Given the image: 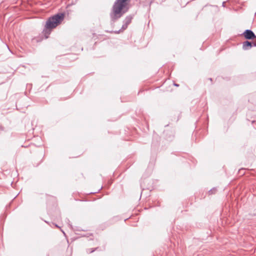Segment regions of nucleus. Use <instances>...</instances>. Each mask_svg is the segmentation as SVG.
I'll list each match as a JSON object with an SVG mask.
<instances>
[{"mask_svg": "<svg viewBox=\"0 0 256 256\" xmlns=\"http://www.w3.org/2000/svg\"><path fill=\"white\" fill-rule=\"evenodd\" d=\"M174 85L176 86H178V84H174Z\"/></svg>", "mask_w": 256, "mask_h": 256, "instance_id": "9d476101", "label": "nucleus"}, {"mask_svg": "<svg viewBox=\"0 0 256 256\" xmlns=\"http://www.w3.org/2000/svg\"><path fill=\"white\" fill-rule=\"evenodd\" d=\"M216 191V188H213L212 189H211L210 190H209L208 192L210 194H214Z\"/></svg>", "mask_w": 256, "mask_h": 256, "instance_id": "423d86ee", "label": "nucleus"}, {"mask_svg": "<svg viewBox=\"0 0 256 256\" xmlns=\"http://www.w3.org/2000/svg\"><path fill=\"white\" fill-rule=\"evenodd\" d=\"M243 35L244 37L247 40H252L256 38L254 32L250 30H246L244 32Z\"/></svg>", "mask_w": 256, "mask_h": 256, "instance_id": "20e7f679", "label": "nucleus"}, {"mask_svg": "<svg viewBox=\"0 0 256 256\" xmlns=\"http://www.w3.org/2000/svg\"><path fill=\"white\" fill-rule=\"evenodd\" d=\"M128 0H116L112 6V11L110 14L111 21L114 22L122 16L126 10H124Z\"/></svg>", "mask_w": 256, "mask_h": 256, "instance_id": "f257e3e1", "label": "nucleus"}, {"mask_svg": "<svg viewBox=\"0 0 256 256\" xmlns=\"http://www.w3.org/2000/svg\"><path fill=\"white\" fill-rule=\"evenodd\" d=\"M225 4H226V2H224L222 4V6L223 7H225Z\"/></svg>", "mask_w": 256, "mask_h": 256, "instance_id": "1a4fd4ad", "label": "nucleus"}, {"mask_svg": "<svg viewBox=\"0 0 256 256\" xmlns=\"http://www.w3.org/2000/svg\"><path fill=\"white\" fill-rule=\"evenodd\" d=\"M64 14L63 13H58L48 18L44 32L45 34H50L51 29L56 28L64 20Z\"/></svg>", "mask_w": 256, "mask_h": 256, "instance_id": "f03ea898", "label": "nucleus"}, {"mask_svg": "<svg viewBox=\"0 0 256 256\" xmlns=\"http://www.w3.org/2000/svg\"><path fill=\"white\" fill-rule=\"evenodd\" d=\"M55 226H56V227L59 228V227H58V226L57 224H55Z\"/></svg>", "mask_w": 256, "mask_h": 256, "instance_id": "9b49d317", "label": "nucleus"}, {"mask_svg": "<svg viewBox=\"0 0 256 256\" xmlns=\"http://www.w3.org/2000/svg\"><path fill=\"white\" fill-rule=\"evenodd\" d=\"M132 18V17L131 16H127L123 22L124 24L122 26L121 29L118 31H114V32L115 34H119L120 32H122L126 30L128 25L131 22Z\"/></svg>", "mask_w": 256, "mask_h": 256, "instance_id": "7ed1b4c3", "label": "nucleus"}, {"mask_svg": "<svg viewBox=\"0 0 256 256\" xmlns=\"http://www.w3.org/2000/svg\"><path fill=\"white\" fill-rule=\"evenodd\" d=\"M252 42V46H256V41Z\"/></svg>", "mask_w": 256, "mask_h": 256, "instance_id": "6e6552de", "label": "nucleus"}, {"mask_svg": "<svg viewBox=\"0 0 256 256\" xmlns=\"http://www.w3.org/2000/svg\"><path fill=\"white\" fill-rule=\"evenodd\" d=\"M96 249V248H95L94 250L88 249V250H87V252L88 253H92V252H94L95 250Z\"/></svg>", "mask_w": 256, "mask_h": 256, "instance_id": "0eeeda50", "label": "nucleus"}, {"mask_svg": "<svg viewBox=\"0 0 256 256\" xmlns=\"http://www.w3.org/2000/svg\"><path fill=\"white\" fill-rule=\"evenodd\" d=\"M252 46H253L252 42L246 40L242 43V48L244 50H248L250 49Z\"/></svg>", "mask_w": 256, "mask_h": 256, "instance_id": "39448f33", "label": "nucleus"}]
</instances>
